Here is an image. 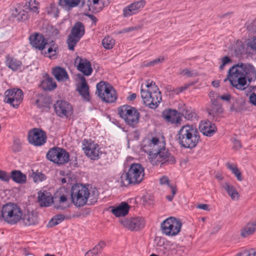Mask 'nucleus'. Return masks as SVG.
<instances>
[{"mask_svg":"<svg viewBox=\"0 0 256 256\" xmlns=\"http://www.w3.org/2000/svg\"><path fill=\"white\" fill-rule=\"evenodd\" d=\"M71 203L68 200L67 198L62 195L60 196L58 203H54V207L58 210H64L69 208Z\"/></svg>","mask_w":256,"mask_h":256,"instance_id":"nucleus-35","label":"nucleus"},{"mask_svg":"<svg viewBox=\"0 0 256 256\" xmlns=\"http://www.w3.org/2000/svg\"><path fill=\"white\" fill-rule=\"evenodd\" d=\"M233 200H237L240 197V193H228Z\"/></svg>","mask_w":256,"mask_h":256,"instance_id":"nucleus-57","label":"nucleus"},{"mask_svg":"<svg viewBox=\"0 0 256 256\" xmlns=\"http://www.w3.org/2000/svg\"><path fill=\"white\" fill-rule=\"evenodd\" d=\"M141 28L140 26H132L124 28L122 30V32H128L133 30H138Z\"/></svg>","mask_w":256,"mask_h":256,"instance_id":"nucleus-55","label":"nucleus"},{"mask_svg":"<svg viewBox=\"0 0 256 256\" xmlns=\"http://www.w3.org/2000/svg\"><path fill=\"white\" fill-rule=\"evenodd\" d=\"M149 146L150 148L148 150L149 154L156 153L164 150H166L165 148V143L162 141H160L159 139L156 137L152 138L150 140Z\"/></svg>","mask_w":256,"mask_h":256,"instance_id":"nucleus-24","label":"nucleus"},{"mask_svg":"<svg viewBox=\"0 0 256 256\" xmlns=\"http://www.w3.org/2000/svg\"><path fill=\"white\" fill-rule=\"evenodd\" d=\"M160 183L162 184H166L168 186H169L172 191L171 192H176V191L177 190V189L176 186H170V183H169V180L166 176H162V178H160Z\"/></svg>","mask_w":256,"mask_h":256,"instance_id":"nucleus-46","label":"nucleus"},{"mask_svg":"<svg viewBox=\"0 0 256 256\" xmlns=\"http://www.w3.org/2000/svg\"><path fill=\"white\" fill-rule=\"evenodd\" d=\"M256 231V222L248 223L241 230L240 234L243 237H246Z\"/></svg>","mask_w":256,"mask_h":256,"instance_id":"nucleus-32","label":"nucleus"},{"mask_svg":"<svg viewBox=\"0 0 256 256\" xmlns=\"http://www.w3.org/2000/svg\"><path fill=\"white\" fill-rule=\"evenodd\" d=\"M256 78V70L254 66L248 64L238 63L233 66L228 72V77L224 80H229L232 86L244 90L247 86L246 80L249 82Z\"/></svg>","mask_w":256,"mask_h":256,"instance_id":"nucleus-1","label":"nucleus"},{"mask_svg":"<svg viewBox=\"0 0 256 256\" xmlns=\"http://www.w3.org/2000/svg\"><path fill=\"white\" fill-rule=\"evenodd\" d=\"M90 197L88 200V204H94L97 202L98 193H90Z\"/></svg>","mask_w":256,"mask_h":256,"instance_id":"nucleus-51","label":"nucleus"},{"mask_svg":"<svg viewBox=\"0 0 256 256\" xmlns=\"http://www.w3.org/2000/svg\"><path fill=\"white\" fill-rule=\"evenodd\" d=\"M236 256H256V252L253 250H244L238 253Z\"/></svg>","mask_w":256,"mask_h":256,"instance_id":"nucleus-50","label":"nucleus"},{"mask_svg":"<svg viewBox=\"0 0 256 256\" xmlns=\"http://www.w3.org/2000/svg\"><path fill=\"white\" fill-rule=\"evenodd\" d=\"M10 174V179L16 183L22 184L25 183L26 180V174L22 173L20 170H12Z\"/></svg>","mask_w":256,"mask_h":256,"instance_id":"nucleus-30","label":"nucleus"},{"mask_svg":"<svg viewBox=\"0 0 256 256\" xmlns=\"http://www.w3.org/2000/svg\"><path fill=\"white\" fill-rule=\"evenodd\" d=\"M26 226L34 225L38 223V216L36 213L28 212L22 218Z\"/></svg>","mask_w":256,"mask_h":256,"instance_id":"nucleus-31","label":"nucleus"},{"mask_svg":"<svg viewBox=\"0 0 256 256\" xmlns=\"http://www.w3.org/2000/svg\"><path fill=\"white\" fill-rule=\"evenodd\" d=\"M115 44L114 40L110 36H106L102 40V44L104 48L107 50L112 49Z\"/></svg>","mask_w":256,"mask_h":256,"instance_id":"nucleus-42","label":"nucleus"},{"mask_svg":"<svg viewBox=\"0 0 256 256\" xmlns=\"http://www.w3.org/2000/svg\"><path fill=\"white\" fill-rule=\"evenodd\" d=\"M111 212L116 217L124 216L128 213L130 206L127 202H122L116 207H112Z\"/></svg>","mask_w":256,"mask_h":256,"instance_id":"nucleus-25","label":"nucleus"},{"mask_svg":"<svg viewBox=\"0 0 256 256\" xmlns=\"http://www.w3.org/2000/svg\"><path fill=\"white\" fill-rule=\"evenodd\" d=\"M46 98H40L38 99L37 100H36V105H37L38 106L40 107V106H43L44 105L42 104H41V102L42 101H44V100H45Z\"/></svg>","mask_w":256,"mask_h":256,"instance_id":"nucleus-63","label":"nucleus"},{"mask_svg":"<svg viewBox=\"0 0 256 256\" xmlns=\"http://www.w3.org/2000/svg\"><path fill=\"white\" fill-rule=\"evenodd\" d=\"M38 202L41 207H48L54 203V198L50 193H38Z\"/></svg>","mask_w":256,"mask_h":256,"instance_id":"nucleus-26","label":"nucleus"},{"mask_svg":"<svg viewBox=\"0 0 256 256\" xmlns=\"http://www.w3.org/2000/svg\"><path fill=\"white\" fill-rule=\"evenodd\" d=\"M52 74L58 82H66L68 78V75L66 69L60 66L52 69Z\"/></svg>","mask_w":256,"mask_h":256,"instance_id":"nucleus-27","label":"nucleus"},{"mask_svg":"<svg viewBox=\"0 0 256 256\" xmlns=\"http://www.w3.org/2000/svg\"><path fill=\"white\" fill-rule=\"evenodd\" d=\"M23 100V92L20 89H10L4 92V102L14 108H18Z\"/></svg>","mask_w":256,"mask_h":256,"instance_id":"nucleus-12","label":"nucleus"},{"mask_svg":"<svg viewBox=\"0 0 256 256\" xmlns=\"http://www.w3.org/2000/svg\"><path fill=\"white\" fill-rule=\"evenodd\" d=\"M146 88L141 86V98L144 103L148 108L154 109L156 108L162 100V94L158 86L152 81H148L146 85Z\"/></svg>","mask_w":256,"mask_h":256,"instance_id":"nucleus-3","label":"nucleus"},{"mask_svg":"<svg viewBox=\"0 0 256 256\" xmlns=\"http://www.w3.org/2000/svg\"><path fill=\"white\" fill-rule=\"evenodd\" d=\"M164 60V56H160L158 58H156L150 62H144V66H154L156 64H158L162 62Z\"/></svg>","mask_w":256,"mask_h":256,"instance_id":"nucleus-44","label":"nucleus"},{"mask_svg":"<svg viewBox=\"0 0 256 256\" xmlns=\"http://www.w3.org/2000/svg\"><path fill=\"white\" fill-rule=\"evenodd\" d=\"M180 114V112L178 113L176 110H169L164 111L162 116L168 122L172 124H180L182 120Z\"/></svg>","mask_w":256,"mask_h":256,"instance_id":"nucleus-23","label":"nucleus"},{"mask_svg":"<svg viewBox=\"0 0 256 256\" xmlns=\"http://www.w3.org/2000/svg\"><path fill=\"white\" fill-rule=\"evenodd\" d=\"M248 46L252 49L256 50V37L254 38L252 40L249 42Z\"/></svg>","mask_w":256,"mask_h":256,"instance_id":"nucleus-60","label":"nucleus"},{"mask_svg":"<svg viewBox=\"0 0 256 256\" xmlns=\"http://www.w3.org/2000/svg\"><path fill=\"white\" fill-rule=\"evenodd\" d=\"M180 114L182 115L185 118L188 120H192L196 118V114L192 111L190 109H186L185 108V105L184 104L181 106L180 108H179Z\"/></svg>","mask_w":256,"mask_h":256,"instance_id":"nucleus-38","label":"nucleus"},{"mask_svg":"<svg viewBox=\"0 0 256 256\" xmlns=\"http://www.w3.org/2000/svg\"><path fill=\"white\" fill-rule=\"evenodd\" d=\"M145 4L144 0H140L129 4L123 9V16L127 18L137 14L143 8Z\"/></svg>","mask_w":256,"mask_h":256,"instance_id":"nucleus-18","label":"nucleus"},{"mask_svg":"<svg viewBox=\"0 0 256 256\" xmlns=\"http://www.w3.org/2000/svg\"><path fill=\"white\" fill-rule=\"evenodd\" d=\"M46 134L42 129L34 128L28 132V142L34 146H42L46 142Z\"/></svg>","mask_w":256,"mask_h":256,"instance_id":"nucleus-16","label":"nucleus"},{"mask_svg":"<svg viewBox=\"0 0 256 256\" xmlns=\"http://www.w3.org/2000/svg\"><path fill=\"white\" fill-rule=\"evenodd\" d=\"M96 94L102 100L107 103H112L116 100V92L112 86L104 81L96 84Z\"/></svg>","mask_w":256,"mask_h":256,"instance_id":"nucleus-7","label":"nucleus"},{"mask_svg":"<svg viewBox=\"0 0 256 256\" xmlns=\"http://www.w3.org/2000/svg\"><path fill=\"white\" fill-rule=\"evenodd\" d=\"M30 44L39 50H42L47 44V40L41 34H36L29 37Z\"/></svg>","mask_w":256,"mask_h":256,"instance_id":"nucleus-19","label":"nucleus"},{"mask_svg":"<svg viewBox=\"0 0 256 256\" xmlns=\"http://www.w3.org/2000/svg\"><path fill=\"white\" fill-rule=\"evenodd\" d=\"M226 166L230 170L232 173L235 176L238 180L242 181V180L241 172L236 166H234L233 164L230 163H227Z\"/></svg>","mask_w":256,"mask_h":256,"instance_id":"nucleus-40","label":"nucleus"},{"mask_svg":"<svg viewBox=\"0 0 256 256\" xmlns=\"http://www.w3.org/2000/svg\"><path fill=\"white\" fill-rule=\"evenodd\" d=\"M96 190L92 184L76 183L72 186L71 192H95Z\"/></svg>","mask_w":256,"mask_h":256,"instance_id":"nucleus-28","label":"nucleus"},{"mask_svg":"<svg viewBox=\"0 0 256 256\" xmlns=\"http://www.w3.org/2000/svg\"><path fill=\"white\" fill-rule=\"evenodd\" d=\"M230 61L231 60L230 58L228 56H225L222 58V63L224 64H227L230 62Z\"/></svg>","mask_w":256,"mask_h":256,"instance_id":"nucleus-62","label":"nucleus"},{"mask_svg":"<svg viewBox=\"0 0 256 256\" xmlns=\"http://www.w3.org/2000/svg\"><path fill=\"white\" fill-rule=\"evenodd\" d=\"M177 140L181 146L192 149L196 146L200 141V132L192 125L182 126L177 134Z\"/></svg>","mask_w":256,"mask_h":256,"instance_id":"nucleus-2","label":"nucleus"},{"mask_svg":"<svg viewBox=\"0 0 256 256\" xmlns=\"http://www.w3.org/2000/svg\"><path fill=\"white\" fill-rule=\"evenodd\" d=\"M32 176L33 178L34 181L35 182H42L46 180V176L44 174H42L40 172L32 173Z\"/></svg>","mask_w":256,"mask_h":256,"instance_id":"nucleus-43","label":"nucleus"},{"mask_svg":"<svg viewBox=\"0 0 256 256\" xmlns=\"http://www.w3.org/2000/svg\"><path fill=\"white\" fill-rule=\"evenodd\" d=\"M40 86L44 90H52L56 88V84L52 78L48 76L42 82Z\"/></svg>","mask_w":256,"mask_h":256,"instance_id":"nucleus-34","label":"nucleus"},{"mask_svg":"<svg viewBox=\"0 0 256 256\" xmlns=\"http://www.w3.org/2000/svg\"><path fill=\"white\" fill-rule=\"evenodd\" d=\"M29 9H30V11L33 12H35L36 14H38L39 12L38 10V8L36 6H30L29 7Z\"/></svg>","mask_w":256,"mask_h":256,"instance_id":"nucleus-64","label":"nucleus"},{"mask_svg":"<svg viewBox=\"0 0 256 256\" xmlns=\"http://www.w3.org/2000/svg\"><path fill=\"white\" fill-rule=\"evenodd\" d=\"M233 147L236 150H238L242 147V144L239 140L234 139L233 140Z\"/></svg>","mask_w":256,"mask_h":256,"instance_id":"nucleus-56","label":"nucleus"},{"mask_svg":"<svg viewBox=\"0 0 256 256\" xmlns=\"http://www.w3.org/2000/svg\"><path fill=\"white\" fill-rule=\"evenodd\" d=\"M78 90L84 100L87 101L90 100L88 86L85 78L84 77L81 78V83L80 86L78 88Z\"/></svg>","mask_w":256,"mask_h":256,"instance_id":"nucleus-29","label":"nucleus"},{"mask_svg":"<svg viewBox=\"0 0 256 256\" xmlns=\"http://www.w3.org/2000/svg\"><path fill=\"white\" fill-rule=\"evenodd\" d=\"M120 221L122 226L131 231L139 230L143 228L146 224V222L142 217L124 218L120 220Z\"/></svg>","mask_w":256,"mask_h":256,"instance_id":"nucleus-15","label":"nucleus"},{"mask_svg":"<svg viewBox=\"0 0 256 256\" xmlns=\"http://www.w3.org/2000/svg\"><path fill=\"white\" fill-rule=\"evenodd\" d=\"M250 102L254 106H256V94L252 93L249 98Z\"/></svg>","mask_w":256,"mask_h":256,"instance_id":"nucleus-59","label":"nucleus"},{"mask_svg":"<svg viewBox=\"0 0 256 256\" xmlns=\"http://www.w3.org/2000/svg\"><path fill=\"white\" fill-rule=\"evenodd\" d=\"M180 74L187 77H193L197 75V73L196 70H191L188 68H185L182 70Z\"/></svg>","mask_w":256,"mask_h":256,"instance_id":"nucleus-45","label":"nucleus"},{"mask_svg":"<svg viewBox=\"0 0 256 256\" xmlns=\"http://www.w3.org/2000/svg\"><path fill=\"white\" fill-rule=\"evenodd\" d=\"M154 196L151 193H146L142 197V201L144 204H150V202H152L154 200Z\"/></svg>","mask_w":256,"mask_h":256,"instance_id":"nucleus-49","label":"nucleus"},{"mask_svg":"<svg viewBox=\"0 0 256 256\" xmlns=\"http://www.w3.org/2000/svg\"><path fill=\"white\" fill-rule=\"evenodd\" d=\"M211 98V104L207 108L206 110L210 118L214 121H219L222 117L223 109L222 104L217 98Z\"/></svg>","mask_w":256,"mask_h":256,"instance_id":"nucleus-14","label":"nucleus"},{"mask_svg":"<svg viewBox=\"0 0 256 256\" xmlns=\"http://www.w3.org/2000/svg\"><path fill=\"white\" fill-rule=\"evenodd\" d=\"M76 64H78V69L82 72L86 76H90L91 74L92 69V68L90 62L86 58H77Z\"/></svg>","mask_w":256,"mask_h":256,"instance_id":"nucleus-21","label":"nucleus"},{"mask_svg":"<svg viewBox=\"0 0 256 256\" xmlns=\"http://www.w3.org/2000/svg\"><path fill=\"white\" fill-rule=\"evenodd\" d=\"M82 149L86 155L91 160H98L102 154L99 146L90 140H83Z\"/></svg>","mask_w":256,"mask_h":256,"instance_id":"nucleus-13","label":"nucleus"},{"mask_svg":"<svg viewBox=\"0 0 256 256\" xmlns=\"http://www.w3.org/2000/svg\"><path fill=\"white\" fill-rule=\"evenodd\" d=\"M222 187L224 190L227 192H236L235 188L228 182H225L223 185Z\"/></svg>","mask_w":256,"mask_h":256,"instance_id":"nucleus-52","label":"nucleus"},{"mask_svg":"<svg viewBox=\"0 0 256 256\" xmlns=\"http://www.w3.org/2000/svg\"><path fill=\"white\" fill-rule=\"evenodd\" d=\"M72 202L77 207L84 206L90 197V193H70Z\"/></svg>","mask_w":256,"mask_h":256,"instance_id":"nucleus-20","label":"nucleus"},{"mask_svg":"<svg viewBox=\"0 0 256 256\" xmlns=\"http://www.w3.org/2000/svg\"><path fill=\"white\" fill-rule=\"evenodd\" d=\"M196 208L205 210H209L208 205L207 204H199L196 206Z\"/></svg>","mask_w":256,"mask_h":256,"instance_id":"nucleus-61","label":"nucleus"},{"mask_svg":"<svg viewBox=\"0 0 256 256\" xmlns=\"http://www.w3.org/2000/svg\"><path fill=\"white\" fill-rule=\"evenodd\" d=\"M65 218L64 214H60L54 216L48 224V227L54 226L60 223Z\"/></svg>","mask_w":256,"mask_h":256,"instance_id":"nucleus-41","label":"nucleus"},{"mask_svg":"<svg viewBox=\"0 0 256 256\" xmlns=\"http://www.w3.org/2000/svg\"><path fill=\"white\" fill-rule=\"evenodd\" d=\"M47 158L58 164H64L70 160V154L64 149L54 147L50 149L47 154Z\"/></svg>","mask_w":256,"mask_h":256,"instance_id":"nucleus-8","label":"nucleus"},{"mask_svg":"<svg viewBox=\"0 0 256 256\" xmlns=\"http://www.w3.org/2000/svg\"><path fill=\"white\" fill-rule=\"evenodd\" d=\"M12 15L17 18L18 21H23L26 20L28 18V14L23 10L16 9L13 12Z\"/></svg>","mask_w":256,"mask_h":256,"instance_id":"nucleus-39","label":"nucleus"},{"mask_svg":"<svg viewBox=\"0 0 256 256\" xmlns=\"http://www.w3.org/2000/svg\"><path fill=\"white\" fill-rule=\"evenodd\" d=\"M22 211L16 204L9 202L2 207L0 220L4 219L8 223L16 224L22 218Z\"/></svg>","mask_w":256,"mask_h":256,"instance_id":"nucleus-4","label":"nucleus"},{"mask_svg":"<svg viewBox=\"0 0 256 256\" xmlns=\"http://www.w3.org/2000/svg\"><path fill=\"white\" fill-rule=\"evenodd\" d=\"M48 13L55 18L58 16L59 10L58 8L54 4H51L48 10Z\"/></svg>","mask_w":256,"mask_h":256,"instance_id":"nucleus-47","label":"nucleus"},{"mask_svg":"<svg viewBox=\"0 0 256 256\" xmlns=\"http://www.w3.org/2000/svg\"><path fill=\"white\" fill-rule=\"evenodd\" d=\"M84 27L81 22H76L68 36L67 44L70 50H74L76 44L84 34Z\"/></svg>","mask_w":256,"mask_h":256,"instance_id":"nucleus-10","label":"nucleus"},{"mask_svg":"<svg viewBox=\"0 0 256 256\" xmlns=\"http://www.w3.org/2000/svg\"><path fill=\"white\" fill-rule=\"evenodd\" d=\"M218 98H220V99L225 100V101H229L230 99V94H226L225 95H222L220 96H217L216 98L218 100Z\"/></svg>","mask_w":256,"mask_h":256,"instance_id":"nucleus-58","label":"nucleus"},{"mask_svg":"<svg viewBox=\"0 0 256 256\" xmlns=\"http://www.w3.org/2000/svg\"><path fill=\"white\" fill-rule=\"evenodd\" d=\"M182 226L180 220L174 216L166 218L160 224L162 234L169 236L178 235L181 230Z\"/></svg>","mask_w":256,"mask_h":256,"instance_id":"nucleus-6","label":"nucleus"},{"mask_svg":"<svg viewBox=\"0 0 256 256\" xmlns=\"http://www.w3.org/2000/svg\"><path fill=\"white\" fill-rule=\"evenodd\" d=\"M149 161L152 165H158L161 164V165L167 164H173L175 162V160L168 150L156 152L149 154Z\"/></svg>","mask_w":256,"mask_h":256,"instance_id":"nucleus-11","label":"nucleus"},{"mask_svg":"<svg viewBox=\"0 0 256 256\" xmlns=\"http://www.w3.org/2000/svg\"><path fill=\"white\" fill-rule=\"evenodd\" d=\"M126 176L129 184H139L144 179V168L140 164L134 163L130 165Z\"/></svg>","mask_w":256,"mask_h":256,"instance_id":"nucleus-9","label":"nucleus"},{"mask_svg":"<svg viewBox=\"0 0 256 256\" xmlns=\"http://www.w3.org/2000/svg\"><path fill=\"white\" fill-rule=\"evenodd\" d=\"M105 246L106 244L104 242H100L92 250L88 251L85 256H98Z\"/></svg>","mask_w":256,"mask_h":256,"instance_id":"nucleus-37","label":"nucleus"},{"mask_svg":"<svg viewBox=\"0 0 256 256\" xmlns=\"http://www.w3.org/2000/svg\"><path fill=\"white\" fill-rule=\"evenodd\" d=\"M57 49L56 47H50L48 49V54L49 58H53L56 54Z\"/></svg>","mask_w":256,"mask_h":256,"instance_id":"nucleus-53","label":"nucleus"},{"mask_svg":"<svg viewBox=\"0 0 256 256\" xmlns=\"http://www.w3.org/2000/svg\"><path fill=\"white\" fill-rule=\"evenodd\" d=\"M118 112L120 117L124 120L128 125L134 128L138 124L140 116V113L135 108L124 105L118 108Z\"/></svg>","mask_w":256,"mask_h":256,"instance_id":"nucleus-5","label":"nucleus"},{"mask_svg":"<svg viewBox=\"0 0 256 256\" xmlns=\"http://www.w3.org/2000/svg\"><path fill=\"white\" fill-rule=\"evenodd\" d=\"M188 86L186 84L184 86H180V88H174V90L172 91L176 94H178L182 92L184 90H186L188 88Z\"/></svg>","mask_w":256,"mask_h":256,"instance_id":"nucleus-54","label":"nucleus"},{"mask_svg":"<svg viewBox=\"0 0 256 256\" xmlns=\"http://www.w3.org/2000/svg\"><path fill=\"white\" fill-rule=\"evenodd\" d=\"M82 2V5L84 4V0H59V4L63 8H74Z\"/></svg>","mask_w":256,"mask_h":256,"instance_id":"nucleus-36","label":"nucleus"},{"mask_svg":"<svg viewBox=\"0 0 256 256\" xmlns=\"http://www.w3.org/2000/svg\"><path fill=\"white\" fill-rule=\"evenodd\" d=\"M10 179V174L6 171L0 170V180L4 182H8Z\"/></svg>","mask_w":256,"mask_h":256,"instance_id":"nucleus-48","label":"nucleus"},{"mask_svg":"<svg viewBox=\"0 0 256 256\" xmlns=\"http://www.w3.org/2000/svg\"><path fill=\"white\" fill-rule=\"evenodd\" d=\"M6 63V65L12 70H20L22 66L20 60L12 57L7 58Z\"/></svg>","mask_w":256,"mask_h":256,"instance_id":"nucleus-33","label":"nucleus"},{"mask_svg":"<svg viewBox=\"0 0 256 256\" xmlns=\"http://www.w3.org/2000/svg\"><path fill=\"white\" fill-rule=\"evenodd\" d=\"M200 131L208 136H212L216 130V128L214 124L208 120L202 121L199 125Z\"/></svg>","mask_w":256,"mask_h":256,"instance_id":"nucleus-22","label":"nucleus"},{"mask_svg":"<svg viewBox=\"0 0 256 256\" xmlns=\"http://www.w3.org/2000/svg\"><path fill=\"white\" fill-rule=\"evenodd\" d=\"M54 108L57 115L62 118H68L72 114V106L65 100L57 101Z\"/></svg>","mask_w":256,"mask_h":256,"instance_id":"nucleus-17","label":"nucleus"}]
</instances>
